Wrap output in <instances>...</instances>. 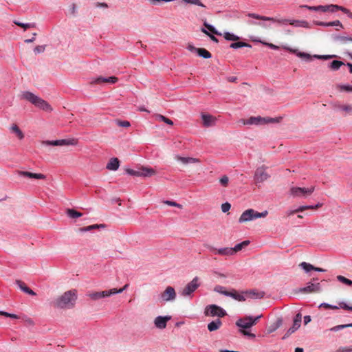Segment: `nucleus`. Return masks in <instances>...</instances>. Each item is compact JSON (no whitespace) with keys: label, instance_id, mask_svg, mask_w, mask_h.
<instances>
[{"label":"nucleus","instance_id":"23","mask_svg":"<svg viewBox=\"0 0 352 352\" xmlns=\"http://www.w3.org/2000/svg\"><path fill=\"white\" fill-rule=\"evenodd\" d=\"M320 307H324L326 309H338L339 307L342 308L346 310H351L352 311V307H350L347 305L346 303L342 302L339 303V307L337 306H333L327 303H322L320 305Z\"/></svg>","mask_w":352,"mask_h":352},{"label":"nucleus","instance_id":"31","mask_svg":"<svg viewBox=\"0 0 352 352\" xmlns=\"http://www.w3.org/2000/svg\"><path fill=\"white\" fill-rule=\"evenodd\" d=\"M335 40L340 44H346L352 42V37L348 36H337Z\"/></svg>","mask_w":352,"mask_h":352},{"label":"nucleus","instance_id":"50","mask_svg":"<svg viewBox=\"0 0 352 352\" xmlns=\"http://www.w3.org/2000/svg\"><path fill=\"white\" fill-rule=\"evenodd\" d=\"M229 177L227 175H223L219 179V183L223 187H227L229 184Z\"/></svg>","mask_w":352,"mask_h":352},{"label":"nucleus","instance_id":"58","mask_svg":"<svg viewBox=\"0 0 352 352\" xmlns=\"http://www.w3.org/2000/svg\"><path fill=\"white\" fill-rule=\"evenodd\" d=\"M201 32L203 33L206 34V35H208L212 41H214L215 43H218V41H219L218 39L213 34H211L210 33H209L206 30H205L204 28H202Z\"/></svg>","mask_w":352,"mask_h":352},{"label":"nucleus","instance_id":"19","mask_svg":"<svg viewBox=\"0 0 352 352\" xmlns=\"http://www.w3.org/2000/svg\"><path fill=\"white\" fill-rule=\"evenodd\" d=\"M170 320V316H157L154 320L155 325L159 329H164L166 327L167 322Z\"/></svg>","mask_w":352,"mask_h":352},{"label":"nucleus","instance_id":"37","mask_svg":"<svg viewBox=\"0 0 352 352\" xmlns=\"http://www.w3.org/2000/svg\"><path fill=\"white\" fill-rule=\"evenodd\" d=\"M249 243H250L249 241H244L242 243H239L236 245H235L234 248H232V250H233V254L241 251L242 250V248L247 246Z\"/></svg>","mask_w":352,"mask_h":352},{"label":"nucleus","instance_id":"5","mask_svg":"<svg viewBox=\"0 0 352 352\" xmlns=\"http://www.w3.org/2000/svg\"><path fill=\"white\" fill-rule=\"evenodd\" d=\"M281 118H262L260 116L258 117H251L248 120H241V122L243 124H261L264 123H270V122H278Z\"/></svg>","mask_w":352,"mask_h":352},{"label":"nucleus","instance_id":"55","mask_svg":"<svg viewBox=\"0 0 352 352\" xmlns=\"http://www.w3.org/2000/svg\"><path fill=\"white\" fill-rule=\"evenodd\" d=\"M116 123L119 126L125 127V128L129 127L131 125L130 122L126 120L122 121V120H118L116 121Z\"/></svg>","mask_w":352,"mask_h":352},{"label":"nucleus","instance_id":"42","mask_svg":"<svg viewBox=\"0 0 352 352\" xmlns=\"http://www.w3.org/2000/svg\"><path fill=\"white\" fill-rule=\"evenodd\" d=\"M223 37L228 41H236L239 40V37L230 32H224Z\"/></svg>","mask_w":352,"mask_h":352},{"label":"nucleus","instance_id":"47","mask_svg":"<svg viewBox=\"0 0 352 352\" xmlns=\"http://www.w3.org/2000/svg\"><path fill=\"white\" fill-rule=\"evenodd\" d=\"M100 227L104 228V224H100V225L94 224V225H91V226H87V227L82 228L80 229V230L81 232H87V231L92 230L96 229V228H98Z\"/></svg>","mask_w":352,"mask_h":352},{"label":"nucleus","instance_id":"41","mask_svg":"<svg viewBox=\"0 0 352 352\" xmlns=\"http://www.w3.org/2000/svg\"><path fill=\"white\" fill-rule=\"evenodd\" d=\"M344 65V63L340 60H333L330 65L329 67L334 71L338 70L340 67Z\"/></svg>","mask_w":352,"mask_h":352},{"label":"nucleus","instance_id":"2","mask_svg":"<svg viewBox=\"0 0 352 352\" xmlns=\"http://www.w3.org/2000/svg\"><path fill=\"white\" fill-rule=\"evenodd\" d=\"M22 98L25 99L35 105L36 107L40 108L45 111H52V108L51 105L45 100L34 95V94L25 91L22 94Z\"/></svg>","mask_w":352,"mask_h":352},{"label":"nucleus","instance_id":"24","mask_svg":"<svg viewBox=\"0 0 352 352\" xmlns=\"http://www.w3.org/2000/svg\"><path fill=\"white\" fill-rule=\"evenodd\" d=\"M16 284L19 286V287L25 293H27L31 296H35L36 295V293L32 290L31 289H30L24 282L20 280H16Z\"/></svg>","mask_w":352,"mask_h":352},{"label":"nucleus","instance_id":"14","mask_svg":"<svg viewBox=\"0 0 352 352\" xmlns=\"http://www.w3.org/2000/svg\"><path fill=\"white\" fill-rule=\"evenodd\" d=\"M300 291L304 293H318L321 292L320 284L310 283L307 287L301 288Z\"/></svg>","mask_w":352,"mask_h":352},{"label":"nucleus","instance_id":"56","mask_svg":"<svg viewBox=\"0 0 352 352\" xmlns=\"http://www.w3.org/2000/svg\"><path fill=\"white\" fill-rule=\"evenodd\" d=\"M0 315L6 316V317H9V318H14V319H18L19 318V316L17 315H16V314H10V313H8V312H6V311H0Z\"/></svg>","mask_w":352,"mask_h":352},{"label":"nucleus","instance_id":"30","mask_svg":"<svg viewBox=\"0 0 352 352\" xmlns=\"http://www.w3.org/2000/svg\"><path fill=\"white\" fill-rule=\"evenodd\" d=\"M66 214L68 217L72 219L78 218L82 216V214L80 212L75 210L74 209H67Z\"/></svg>","mask_w":352,"mask_h":352},{"label":"nucleus","instance_id":"20","mask_svg":"<svg viewBox=\"0 0 352 352\" xmlns=\"http://www.w3.org/2000/svg\"><path fill=\"white\" fill-rule=\"evenodd\" d=\"M226 296H230L233 299L238 301H245V298L243 296V292L239 293L234 289H232L230 291H228Z\"/></svg>","mask_w":352,"mask_h":352},{"label":"nucleus","instance_id":"52","mask_svg":"<svg viewBox=\"0 0 352 352\" xmlns=\"http://www.w3.org/2000/svg\"><path fill=\"white\" fill-rule=\"evenodd\" d=\"M89 297L94 300H98L100 298H101V295H100V292H91V293H89L88 294Z\"/></svg>","mask_w":352,"mask_h":352},{"label":"nucleus","instance_id":"6","mask_svg":"<svg viewBox=\"0 0 352 352\" xmlns=\"http://www.w3.org/2000/svg\"><path fill=\"white\" fill-rule=\"evenodd\" d=\"M199 278L195 277L189 283H188L181 291L182 296H191L192 294L199 287Z\"/></svg>","mask_w":352,"mask_h":352},{"label":"nucleus","instance_id":"4","mask_svg":"<svg viewBox=\"0 0 352 352\" xmlns=\"http://www.w3.org/2000/svg\"><path fill=\"white\" fill-rule=\"evenodd\" d=\"M283 48L285 50H287L291 53L296 54L297 56L305 60L306 61H311L313 59V58H316L318 59H322V60H328V59H331L335 56L334 55H314V56H311L310 54H309L307 53L298 52L297 50L292 49L287 46H285V47H283Z\"/></svg>","mask_w":352,"mask_h":352},{"label":"nucleus","instance_id":"7","mask_svg":"<svg viewBox=\"0 0 352 352\" xmlns=\"http://www.w3.org/2000/svg\"><path fill=\"white\" fill-rule=\"evenodd\" d=\"M315 190L314 186L310 188L292 187L290 189V194L294 197H302L310 195Z\"/></svg>","mask_w":352,"mask_h":352},{"label":"nucleus","instance_id":"49","mask_svg":"<svg viewBox=\"0 0 352 352\" xmlns=\"http://www.w3.org/2000/svg\"><path fill=\"white\" fill-rule=\"evenodd\" d=\"M337 279H338L340 282H341V283H344V284H346V285H352V280H349V279H348V278H345V277H344V276H341V275L338 276H337Z\"/></svg>","mask_w":352,"mask_h":352},{"label":"nucleus","instance_id":"57","mask_svg":"<svg viewBox=\"0 0 352 352\" xmlns=\"http://www.w3.org/2000/svg\"><path fill=\"white\" fill-rule=\"evenodd\" d=\"M336 352H352V345L349 346L339 347Z\"/></svg>","mask_w":352,"mask_h":352},{"label":"nucleus","instance_id":"26","mask_svg":"<svg viewBox=\"0 0 352 352\" xmlns=\"http://www.w3.org/2000/svg\"><path fill=\"white\" fill-rule=\"evenodd\" d=\"M120 161L117 157L111 158L107 164V168L110 170H116L119 168Z\"/></svg>","mask_w":352,"mask_h":352},{"label":"nucleus","instance_id":"13","mask_svg":"<svg viewBox=\"0 0 352 352\" xmlns=\"http://www.w3.org/2000/svg\"><path fill=\"white\" fill-rule=\"evenodd\" d=\"M326 10H327V12H336L337 11L340 10V11L343 12L344 14H347L348 16L352 19V12L349 9H347L344 7H342V6H340L338 5H335V4H330V5H327Z\"/></svg>","mask_w":352,"mask_h":352},{"label":"nucleus","instance_id":"40","mask_svg":"<svg viewBox=\"0 0 352 352\" xmlns=\"http://www.w3.org/2000/svg\"><path fill=\"white\" fill-rule=\"evenodd\" d=\"M243 47H251V45L250 44H248V43L241 42V41L232 43L230 45V47L233 48V49H237V48Z\"/></svg>","mask_w":352,"mask_h":352},{"label":"nucleus","instance_id":"34","mask_svg":"<svg viewBox=\"0 0 352 352\" xmlns=\"http://www.w3.org/2000/svg\"><path fill=\"white\" fill-rule=\"evenodd\" d=\"M317 25H320V26H324V27L325 26H340V28H343L342 24L338 20H336V21H334L332 22H329V23L318 22Z\"/></svg>","mask_w":352,"mask_h":352},{"label":"nucleus","instance_id":"10","mask_svg":"<svg viewBox=\"0 0 352 352\" xmlns=\"http://www.w3.org/2000/svg\"><path fill=\"white\" fill-rule=\"evenodd\" d=\"M269 177L270 175L266 171V167L262 166L256 168L254 176L256 184L262 183L266 181Z\"/></svg>","mask_w":352,"mask_h":352},{"label":"nucleus","instance_id":"33","mask_svg":"<svg viewBox=\"0 0 352 352\" xmlns=\"http://www.w3.org/2000/svg\"><path fill=\"white\" fill-rule=\"evenodd\" d=\"M243 294H245L249 297L254 298H262L264 295V294L263 292H256L254 290L246 291V292H243Z\"/></svg>","mask_w":352,"mask_h":352},{"label":"nucleus","instance_id":"44","mask_svg":"<svg viewBox=\"0 0 352 352\" xmlns=\"http://www.w3.org/2000/svg\"><path fill=\"white\" fill-rule=\"evenodd\" d=\"M281 320H278L275 323H274L273 324L270 325L269 327V328L267 329V332L269 333H271L274 331H275L278 328L280 327V326L281 325Z\"/></svg>","mask_w":352,"mask_h":352},{"label":"nucleus","instance_id":"35","mask_svg":"<svg viewBox=\"0 0 352 352\" xmlns=\"http://www.w3.org/2000/svg\"><path fill=\"white\" fill-rule=\"evenodd\" d=\"M322 206V204H318L316 206H302L296 210V212L298 213V212H303L305 210H308V209H318V208H320Z\"/></svg>","mask_w":352,"mask_h":352},{"label":"nucleus","instance_id":"53","mask_svg":"<svg viewBox=\"0 0 352 352\" xmlns=\"http://www.w3.org/2000/svg\"><path fill=\"white\" fill-rule=\"evenodd\" d=\"M214 291L225 296H226L228 292L224 287L221 285H217L214 287Z\"/></svg>","mask_w":352,"mask_h":352},{"label":"nucleus","instance_id":"3","mask_svg":"<svg viewBox=\"0 0 352 352\" xmlns=\"http://www.w3.org/2000/svg\"><path fill=\"white\" fill-rule=\"evenodd\" d=\"M268 214V212L265 210L262 212H258L254 209H248L245 210L239 219V223H245L254 220L258 218H264Z\"/></svg>","mask_w":352,"mask_h":352},{"label":"nucleus","instance_id":"54","mask_svg":"<svg viewBox=\"0 0 352 352\" xmlns=\"http://www.w3.org/2000/svg\"><path fill=\"white\" fill-rule=\"evenodd\" d=\"M125 170L130 175L141 177V173H140V169L138 170H134L131 168H126Z\"/></svg>","mask_w":352,"mask_h":352},{"label":"nucleus","instance_id":"28","mask_svg":"<svg viewBox=\"0 0 352 352\" xmlns=\"http://www.w3.org/2000/svg\"><path fill=\"white\" fill-rule=\"evenodd\" d=\"M140 173H141V177H151L156 174L155 170L152 168L144 166L140 168Z\"/></svg>","mask_w":352,"mask_h":352},{"label":"nucleus","instance_id":"36","mask_svg":"<svg viewBox=\"0 0 352 352\" xmlns=\"http://www.w3.org/2000/svg\"><path fill=\"white\" fill-rule=\"evenodd\" d=\"M13 23L15 25H18L19 27L23 28L24 30H26L27 29H29V28H33L35 27L34 23H22L19 21H16V20H14L13 21Z\"/></svg>","mask_w":352,"mask_h":352},{"label":"nucleus","instance_id":"12","mask_svg":"<svg viewBox=\"0 0 352 352\" xmlns=\"http://www.w3.org/2000/svg\"><path fill=\"white\" fill-rule=\"evenodd\" d=\"M335 109L342 111L344 116L352 115V104L335 102L333 104Z\"/></svg>","mask_w":352,"mask_h":352},{"label":"nucleus","instance_id":"25","mask_svg":"<svg viewBox=\"0 0 352 352\" xmlns=\"http://www.w3.org/2000/svg\"><path fill=\"white\" fill-rule=\"evenodd\" d=\"M175 159L177 161H179L184 164L199 162V159L194 158V157H181L179 155H176Z\"/></svg>","mask_w":352,"mask_h":352},{"label":"nucleus","instance_id":"45","mask_svg":"<svg viewBox=\"0 0 352 352\" xmlns=\"http://www.w3.org/2000/svg\"><path fill=\"white\" fill-rule=\"evenodd\" d=\"M11 130L12 132L16 133V135L18 136V138L20 140H21L24 138V135H23V132L20 130V129L16 124H14L11 127Z\"/></svg>","mask_w":352,"mask_h":352},{"label":"nucleus","instance_id":"18","mask_svg":"<svg viewBox=\"0 0 352 352\" xmlns=\"http://www.w3.org/2000/svg\"><path fill=\"white\" fill-rule=\"evenodd\" d=\"M209 249L210 251L213 252L214 254H220V255H226L230 256L233 255V250L232 248H223L220 249H217L214 247L210 246Z\"/></svg>","mask_w":352,"mask_h":352},{"label":"nucleus","instance_id":"32","mask_svg":"<svg viewBox=\"0 0 352 352\" xmlns=\"http://www.w3.org/2000/svg\"><path fill=\"white\" fill-rule=\"evenodd\" d=\"M248 16L254 18V19H259V20L270 21H273V22L276 21V19H274V18L267 17V16H260V15H258V14H254V13H250V14H248Z\"/></svg>","mask_w":352,"mask_h":352},{"label":"nucleus","instance_id":"1","mask_svg":"<svg viewBox=\"0 0 352 352\" xmlns=\"http://www.w3.org/2000/svg\"><path fill=\"white\" fill-rule=\"evenodd\" d=\"M77 299L75 290H69L56 298L53 302L55 307L61 309H69L74 306Z\"/></svg>","mask_w":352,"mask_h":352},{"label":"nucleus","instance_id":"8","mask_svg":"<svg viewBox=\"0 0 352 352\" xmlns=\"http://www.w3.org/2000/svg\"><path fill=\"white\" fill-rule=\"evenodd\" d=\"M261 315L256 317L255 318H253L251 316H246L243 318L239 319L236 324L239 327L243 328V329H248L250 328L252 326L256 324L258 320L261 318Z\"/></svg>","mask_w":352,"mask_h":352},{"label":"nucleus","instance_id":"22","mask_svg":"<svg viewBox=\"0 0 352 352\" xmlns=\"http://www.w3.org/2000/svg\"><path fill=\"white\" fill-rule=\"evenodd\" d=\"M19 175L21 176L36 179H45L46 178V176L42 173H32L28 171H19Z\"/></svg>","mask_w":352,"mask_h":352},{"label":"nucleus","instance_id":"61","mask_svg":"<svg viewBox=\"0 0 352 352\" xmlns=\"http://www.w3.org/2000/svg\"><path fill=\"white\" fill-rule=\"evenodd\" d=\"M45 45H38L34 48L35 53H42L45 51Z\"/></svg>","mask_w":352,"mask_h":352},{"label":"nucleus","instance_id":"27","mask_svg":"<svg viewBox=\"0 0 352 352\" xmlns=\"http://www.w3.org/2000/svg\"><path fill=\"white\" fill-rule=\"evenodd\" d=\"M300 266L307 272L311 271V270H315L317 272H324L325 270L320 267H316L313 266L312 265L307 263L306 262H302L300 264Z\"/></svg>","mask_w":352,"mask_h":352},{"label":"nucleus","instance_id":"39","mask_svg":"<svg viewBox=\"0 0 352 352\" xmlns=\"http://www.w3.org/2000/svg\"><path fill=\"white\" fill-rule=\"evenodd\" d=\"M58 146H64V145H75L77 143V141L74 139L70 140H58Z\"/></svg>","mask_w":352,"mask_h":352},{"label":"nucleus","instance_id":"48","mask_svg":"<svg viewBox=\"0 0 352 352\" xmlns=\"http://www.w3.org/2000/svg\"><path fill=\"white\" fill-rule=\"evenodd\" d=\"M346 327H352V323L346 324H340V325L335 326V327L331 328L330 331H338L339 330L345 329Z\"/></svg>","mask_w":352,"mask_h":352},{"label":"nucleus","instance_id":"38","mask_svg":"<svg viewBox=\"0 0 352 352\" xmlns=\"http://www.w3.org/2000/svg\"><path fill=\"white\" fill-rule=\"evenodd\" d=\"M197 53L198 54L199 56H200L204 58H210L212 56L210 52L204 48H199L197 50Z\"/></svg>","mask_w":352,"mask_h":352},{"label":"nucleus","instance_id":"15","mask_svg":"<svg viewBox=\"0 0 352 352\" xmlns=\"http://www.w3.org/2000/svg\"><path fill=\"white\" fill-rule=\"evenodd\" d=\"M118 80V78L115 76H111L108 78H104L102 76H100L93 81L91 82V84H102V83H109V84H114L117 82Z\"/></svg>","mask_w":352,"mask_h":352},{"label":"nucleus","instance_id":"11","mask_svg":"<svg viewBox=\"0 0 352 352\" xmlns=\"http://www.w3.org/2000/svg\"><path fill=\"white\" fill-rule=\"evenodd\" d=\"M161 298L164 301L174 300L176 298V292L175 289L170 286L167 287L166 289L161 294Z\"/></svg>","mask_w":352,"mask_h":352},{"label":"nucleus","instance_id":"29","mask_svg":"<svg viewBox=\"0 0 352 352\" xmlns=\"http://www.w3.org/2000/svg\"><path fill=\"white\" fill-rule=\"evenodd\" d=\"M222 325V322L219 319H217L208 324V329L210 331H214L219 329Z\"/></svg>","mask_w":352,"mask_h":352},{"label":"nucleus","instance_id":"60","mask_svg":"<svg viewBox=\"0 0 352 352\" xmlns=\"http://www.w3.org/2000/svg\"><path fill=\"white\" fill-rule=\"evenodd\" d=\"M231 208L230 204L226 202L221 205V210L223 212H227Z\"/></svg>","mask_w":352,"mask_h":352},{"label":"nucleus","instance_id":"46","mask_svg":"<svg viewBox=\"0 0 352 352\" xmlns=\"http://www.w3.org/2000/svg\"><path fill=\"white\" fill-rule=\"evenodd\" d=\"M204 25L206 28H207L210 32H211L213 34L221 36L222 34L219 32L212 25H210L207 22H204Z\"/></svg>","mask_w":352,"mask_h":352},{"label":"nucleus","instance_id":"17","mask_svg":"<svg viewBox=\"0 0 352 352\" xmlns=\"http://www.w3.org/2000/svg\"><path fill=\"white\" fill-rule=\"evenodd\" d=\"M278 23H289L290 25L294 26H302V27H308V23L305 21H298V20H289V19H276V21Z\"/></svg>","mask_w":352,"mask_h":352},{"label":"nucleus","instance_id":"64","mask_svg":"<svg viewBox=\"0 0 352 352\" xmlns=\"http://www.w3.org/2000/svg\"><path fill=\"white\" fill-rule=\"evenodd\" d=\"M154 118L157 121H162L163 122L164 118H165V116H164L162 115H160V114H155L154 116Z\"/></svg>","mask_w":352,"mask_h":352},{"label":"nucleus","instance_id":"16","mask_svg":"<svg viewBox=\"0 0 352 352\" xmlns=\"http://www.w3.org/2000/svg\"><path fill=\"white\" fill-rule=\"evenodd\" d=\"M301 320H302V315L300 313H298L295 316V318L294 320L293 326L289 329V330L287 331L285 336H289V335L293 333L294 332H295V331H296L300 327Z\"/></svg>","mask_w":352,"mask_h":352},{"label":"nucleus","instance_id":"63","mask_svg":"<svg viewBox=\"0 0 352 352\" xmlns=\"http://www.w3.org/2000/svg\"><path fill=\"white\" fill-rule=\"evenodd\" d=\"M340 88L342 90H344L346 91H352V86H350V85H342V86H340Z\"/></svg>","mask_w":352,"mask_h":352},{"label":"nucleus","instance_id":"59","mask_svg":"<svg viewBox=\"0 0 352 352\" xmlns=\"http://www.w3.org/2000/svg\"><path fill=\"white\" fill-rule=\"evenodd\" d=\"M164 203L165 204L170 206H175V207H177L179 208H182V206L181 204H177L175 201L166 200V201H164Z\"/></svg>","mask_w":352,"mask_h":352},{"label":"nucleus","instance_id":"62","mask_svg":"<svg viewBox=\"0 0 352 352\" xmlns=\"http://www.w3.org/2000/svg\"><path fill=\"white\" fill-rule=\"evenodd\" d=\"M43 144H47V145L58 146V140L46 141V142H44Z\"/></svg>","mask_w":352,"mask_h":352},{"label":"nucleus","instance_id":"21","mask_svg":"<svg viewBox=\"0 0 352 352\" xmlns=\"http://www.w3.org/2000/svg\"><path fill=\"white\" fill-rule=\"evenodd\" d=\"M203 125L206 127L214 126L216 123V118L207 114L201 115Z\"/></svg>","mask_w":352,"mask_h":352},{"label":"nucleus","instance_id":"43","mask_svg":"<svg viewBox=\"0 0 352 352\" xmlns=\"http://www.w3.org/2000/svg\"><path fill=\"white\" fill-rule=\"evenodd\" d=\"M100 292L101 298L109 297L111 295L117 294V292L116 291V288H113L109 290L102 291Z\"/></svg>","mask_w":352,"mask_h":352},{"label":"nucleus","instance_id":"51","mask_svg":"<svg viewBox=\"0 0 352 352\" xmlns=\"http://www.w3.org/2000/svg\"><path fill=\"white\" fill-rule=\"evenodd\" d=\"M183 1L188 4H194L204 8L205 6L201 2L200 0H183Z\"/></svg>","mask_w":352,"mask_h":352},{"label":"nucleus","instance_id":"9","mask_svg":"<svg viewBox=\"0 0 352 352\" xmlns=\"http://www.w3.org/2000/svg\"><path fill=\"white\" fill-rule=\"evenodd\" d=\"M204 314L206 316L223 317L226 315V312L221 307L216 305H208L206 309Z\"/></svg>","mask_w":352,"mask_h":352}]
</instances>
